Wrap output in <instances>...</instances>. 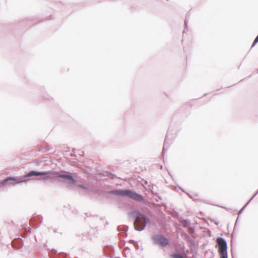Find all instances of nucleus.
<instances>
[{"instance_id":"obj_4","label":"nucleus","mask_w":258,"mask_h":258,"mask_svg":"<svg viewBox=\"0 0 258 258\" xmlns=\"http://www.w3.org/2000/svg\"><path fill=\"white\" fill-rule=\"evenodd\" d=\"M219 246V252L221 255L227 254V243L225 240L221 237H218L216 240Z\"/></svg>"},{"instance_id":"obj_1","label":"nucleus","mask_w":258,"mask_h":258,"mask_svg":"<svg viewBox=\"0 0 258 258\" xmlns=\"http://www.w3.org/2000/svg\"><path fill=\"white\" fill-rule=\"evenodd\" d=\"M37 175H44V176L42 178L44 180H47L49 179H52L56 177H60L63 178H66L68 180L71 181L72 183L75 182L73 177L69 175L66 174H58L57 172H37L34 171H31L29 172L26 177H30L32 176H37Z\"/></svg>"},{"instance_id":"obj_6","label":"nucleus","mask_w":258,"mask_h":258,"mask_svg":"<svg viewBox=\"0 0 258 258\" xmlns=\"http://www.w3.org/2000/svg\"><path fill=\"white\" fill-rule=\"evenodd\" d=\"M9 180L15 181L16 183H20V182H22L25 181V180H18L17 179H16V178H12V177H9V178H7L6 179H5L4 181H3L2 184L3 185H4L7 181H8Z\"/></svg>"},{"instance_id":"obj_2","label":"nucleus","mask_w":258,"mask_h":258,"mask_svg":"<svg viewBox=\"0 0 258 258\" xmlns=\"http://www.w3.org/2000/svg\"><path fill=\"white\" fill-rule=\"evenodd\" d=\"M113 192L117 195L128 197L138 201H143L144 199L142 196L128 189L115 190Z\"/></svg>"},{"instance_id":"obj_5","label":"nucleus","mask_w":258,"mask_h":258,"mask_svg":"<svg viewBox=\"0 0 258 258\" xmlns=\"http://www.w3.org/2000/svg\"><path fill=\"white\" fill-rule=\"evenodd\" d=\"M152 238L156 244L162 246H165L169 244L168 239L163 235H156L154 236Z\"/></svg>"},{"instance_id":"obj_3","label":"nucleus","mask_w":258,"mask_h":258,"mask_svg":"<svg viewBox=\"0 0 258 258\" xmlns=\"http://www.w3.org/2000/svg\"><path fill=\"white\" fill-rule=\"evenodd\" d=\"M148 219L143 214H139L135 221L134 225L135 228L139 231H141L145 227Z\"/></svg>"},{"instance_id":"obj_9","label":"nucleus","mask_w":258,"mask_h":258,"mask_svg":"<svg viewBox=\"0 0 258 258\" xmlns=\"http://www.w3.org/2000/svg\"><path fill=\"white\" fill-rule=\"evenodd\" d=\"M220 258H227V255L225 254V255H221Z\"/></svg>"},{"instance_id":"obj_7","label":"nucleus","mask_w":258,"mask_h":258,"mask_svg":"<svg viewBox=\"0 0 258 258\" xmlns=\"http://www.w3.org/2000/svg\"><path fill=\"white\" fill-rule=\"evenodd\" d=\"M172 258H183L182 255L179 254H173L171 255Z\"/></svg>"},{"instance_id":"obj_8","label":"nucleus","mask_w":258,"mask_h":258,"mask_svg":"<svg viewBox=\"0 0 258 258\" xmlns=\"http://www.w3.org/2000/svg\"><path fill=\"white\" fill-rule=\"evenodd\" d=\"M258 42V35L257 36V37L255 38V39H254L253 42V44H252V46H253L255 45V44Z\"/></svg>"},{"instance_id":"obj_10","label":"nucleus","mask_w":258,"mask_h":258,"mask_svg":"<svg viewBox=\"0 0 258 258\" xmlns=\"http://www.w3.org/2000/svg\"><path fill=\"white\" fill-rule=\"evenodd\" d=\"M79 186L81 188H85V187L83 185H79Z\"/></svg>"}]
</instances>
